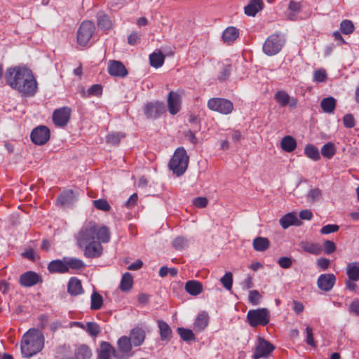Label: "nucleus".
Wrapping results in <instances>:
<instances>
[{
  "label": "nucleus",
  "mask_w": 359,
  "mask_h": 359,
  "mask_svg": "<svg viewBox=\"0 0 359 359\" xmlns=\"http://www.w3.org/2000/svg\"><path fill=\"white\" fill-rule=\"evenodd\" d=\"M110 238L107 226L98 225L93 221L86 222L75 236L78 248L88 259L100 257L104 250L102 244L109 243Z\"/></svg>",
  "instance_id": "1"
},
{
  "label": "nucleus",
  "mask_w": 359,
  "mask_h": 359,
  "mask_svg": "<svg viewBox=\"0 0 359 359\" xmlns=\"http://www.w3.org/2000/svg\"><path fill=\"white\" fill-rule=\"evenodd\" d=\"M7 83L25 96H32L36 91L37 83L31 70L26 67H14L6 72Z\"/></svg>",
  "instance_id": "2"
},
{
  "label": "nucleus",
  "mask_w": 359,
  "mask_h": 359,
  "mask_svg": "<svg viewBox=\"0 0 359 359\" xmlns=\"http://www.w3.org/2000/svg\"><path fill=\"white\" fill-rule=\"evenodd\" d=\"M44 347V337L41 331L29 329L21 339V353L23 358H29L39 353Z\"/></svg>",
  "instance_id": "3"
},
{
  "label": "nucleus",
  "mask_w": 359,
  "mask_h": 359,
  "mask_svg": "<svg viewBox=\"0 0 359 359\" xmlns=\"http://www.w3.org/2000/svg\"><path fill=\"white\" fill-rule=\"evenodd\" d=\"M189 157L184 147H178L170 163L169 168L177 176L183 175L187 169Z\"/></svg>",
  "instance_id": "4"
},
{
  "label": "nucleus",
  "mask_w": 359,
  "mask_h": 359,
  "mask_svg": "<svg viewBox=\"0 0 359 359\" xmlns=\"http://www.w3.org/2000/svg\"><path fill=\"white\" fill-rule=\"evenodd\" d=\"M285 43V38L281 33L271 34L264 41L262 47L263 52L268 56L278 54Z\"/></svg>",
  "instance_id": "5"
},
{
  "label": "nucleus",
  "mask_w": 359,
  "mask_h": 359,
  "mask_svg": "<svg viewBox=\"0 0 359 359\" xmlns=\"http://www.w3.org/2000/svg\"><path fill=\"white\" fill-rule=\"evenodd\" d=\"M247 319L250 326H265L270 321V313L265 308L250 310L247 313Z\"/></svg>",
  "instance_id": "6"
},
{
  "label": "nucleus",
  "mask_w": 359,
  "mask_h": 359,
  "mask_svg": "<svg viewBox=\"0 0 359 359\" xmlns=\"http://www.w3.org/2000/svg\"><path fill=\"white\" fill-rule=\"evenodd\" d=\"M208 107L212 111L227 115L232 112L233 104L227 99L216 97L208 100Z\"/></svg>",
  "instance_id": "7"
},
{
  "label": "nucleus",
  "mask_w": 359,
  "mask_h": 359,
  "mask_svg": "<svg viewBox=\"0 0 359 359\" xmlns=\"http://www.w3.org/2000/svg\"><path fill=\"white\" fill-rule=\"evenodd\" d=\"M95 26L91 21H83L77 32V42L80 46H86L92 38Z\"/></svg>",
  "instance_id": "8"
},
{
  "label": "nucleus",
  "mask_w": 359,
  "mask_h": 359,
  "mask_svg": "<svg viewBox=\"0 0 359 359\" xmlns=\"http://www.w3.org/2000/svg\"><path fill=\"white\" fill-rule=\"evenodd\" d=\"M133 343L130 339L123 336L117 341V350H116L115 358L117 359H127L131 355Z\"/></svg>",
  "instance_id": "9"
},
{
  "label": "nucleus",
  "mask_w": 359,
  "mask_h": 359,
  "mask_svg": "<svg viewBox=\"0 0 359 359\" xmlns=\"http://www.w3.org/2000/svg\"><path fill=\"white\" fill-rule=\"evenodd\" d=\"M143 111L147 118L156 119L165 111V107L162 102L154 101L145 104Z\"/></svg>",
  "instance_id": "10"
},
{
  "label": "nucleus",
  "mask_w": 359,
  "mask_h": 359,
  "mask_svg": "<svg viewBox=\"0 0 359 359\" xmlns=\"http://www.w3.org/2000/svg\"><path fill=\"white\" fill-rule=\"evenodd\" d=\"M274 348V346L270 342L262 337H259L252 358H267Z\"/></svg>",
  "instance_id": "11"
},
{
  "label": "nucleus",
  "mask_w": 359,
  "mask_h": 359,
  "mask_svg": "<svg viewBox=\"0 0 359 359\" xmlns=\"http://www.w3.org/2000/svg\"><path fill=\"white\" fill-rule=\"evenodd\" d=\"M32 141L37 145L46 144L50 138V130L44 126H40L34 128L31 133Z\"/></svg>",
  "instance_id": "12"
},
{
  "label": "nucleus",
  "mask_w": 359,
  "mask_h": 359,
  "mask_svg": "<svg viewBox=\"0 0 359 359\" xmlns=\"http://www.w3.org/2000/svg\"><path fill=\"white\" fill-rule=\"evenodd\" d=\"M71 109L67 107H63L55 109L53 114V121L58 127L65 126L69 121Z\"/></svg>",
  "instance_id": "13"
},
{
  "label": "nucleus",
  "mask_w": 359,
  "mask_h": 359,
  "mask_svg": "<svg viewBox=\"0 0 359 359\" xmlns=\"http://www.w3.org/2000/svg\"><path fill=\"white\" fill-rule=\"evenodd\" d=\"M168 111L172 115L177 114L181 110L182 97L176 91H170L167 98Z\"/></svg>",
  "instance_id": "14"
},
{
  "label": "nucleus",
  "mask_w": 359,
  "mask_h": 359,
  "mask_svg": "<svg viewBox=\"0 0 359 359\" xmlns=\"http://www.w3.org/2000/svg\"><path fill=\"white\" fill-rule=\"evenodd\" d=\"M336 282V277L332 273H325L319 276L317 280L318 288L323 291L328 292L332 289Z\"/></svg>",
  "instance_id": "15"
},
{
  "label": "nucleus",
  "mask_w": 359,
  "mask_h": 359,
  "mask_svg": "<svg viewBox=\"0 0 359 359\" xmlns=\"http://www.w3.org/2000/svg\"><path fill=\"white\" fill-rule=\"evenodd\" d=\"M107 69L109 74L113 76L122 78L128 74V71L125 66L118 60H109Z\"/></svg>",
  "instance_id": "16"
},
{
  "label": "nucleus",
  "mask_w": 359,
  "mask_h": 359,
  "mask_svg": "<svg viewBox=\"0 0 359 359\" xmlns=\"http://www.w3.org/2000/svg\"><path fill=\"white\" fill-rule=\"evenodd\" d=\"M77 201V194L72 190L61 193L57 198V205L61 207H68Z\"/></svg>",
  "instance_id": "17"
},
{
  "label": "nucleus",
  "mask_w": 359,
  "mask_h": 359,
  "mask_svg": "<svg viewBox=\"0 0 359 359\" xmlns=\"http://www.w3.org/2000/svg\"><path fill=\"white\" fill-rule=\"evenodd\" d=\"M275 100L282 107L289 105L290 107H295L297 104V100L291 97L285 91L279 90L274 95Z\"/></svg>",
  "instance_id": "18"
},
{
  "label": "nucleus",
  "mask_w": 359,
  "mask_h": 359,
  "mask_svg": "<svg viewBox=\"0 0 359 359\" xmlns=\"http://www.w3.org/2000/svg\"><path fill=\"white\" fill-rule=\"evenodd\" d=\"M279 223L284 229H287L290 226H299L302 224L297 217V213L294 212H289L283 216L279 219Z\"/></svg>",
  "instance_id": "19"
},
{
  "label": "nucleus",
  "mask_w": 359,
  "mask_h": 359,
  "mask_svg": "<svg viewBox=\"0 0 359 359\" xmlns=\"http://www.w3.org/2000/svg\"><path fill=\"white\" fill-rule=\"evenodd\" d=\"M40 281V276L35 272L28 271L20 277V283L24 287H32Z\"/></svg>",
  "instance_id": "20"
},
{
  "label": "nucleus",
  "mask_w": 359,
  "mask_h": 359,
  "mask_svg": "<svg viewBox=\"0 0 359 359\" xmlns=\"http://www.w3.org/2000/svg\"><path fill=\"white\" fill-rule=\"evenodd\" d=\"M264 8L262 0H250L244 7V13L248 16L255 17Z\"/></svg>",
  "instance_id": "21"
},
{
  "label": "nucleus",
  "mask_w": 359,
  "mask_h": 359,
  "mask_svg": "<svg viewBox=\"0 0 359 359\" xmlns=\"http://www.w3.org/2000/svg\"><path fill=\"white\" fill-rule=\"evenodd\" d=\"M115 353L116 350L109 342L102 341L100 344L97 359H111L112 355L115 357Z\"/></svg>",
  "instance_id": "22"
},
{
  "label": "nucleus",
  "mask_w": 359,
  "mask_h": 359,
  "mask_svg": "<svg viewBox=\"0 0 359 359\" xmlns=\"http://www.w3.org/2000/svg\"><path fill=\"white\" fill-rule=\"evenodd\" d=\"M48 269L50 273H66L67 272V266L66 263V257L62 259H55L51 261Z\"/></svg>",
  "instance_id": "23"
},
{
  "label": "nucleus",
  "mask_w": 359,
  "mask_h": 359,
  "mask_svg": "<svg viewBox=\"0 0 359 359\" xmlns=\"http://www.w3.org/2000/svg\"><path fill=\"white\" fill-rule=\"evenodd\" d=\"M130 341L135 346L141 345L145 338L144 330L140 327L133 328L130 333Z\"/></svg>",
  "instance_id": "24"
},
{
  "label": "nucleus",
  "mask_w": 359,
  "mask_h": 359,
  "mask_svg": "<svg viewBox=\"0 0 359 359\" xmlns=\"http://www.w3.org/2000/svg\"><path fill=\"white\" fill-rule=\"evenodd\" d=\"M67 290L72 295H79L83 292L81 280L75 277L69 279Z\"/></svg>",
  "instance_id": "25"
},
{
  "label": "nucleus",
  "mask_w": 359,
  "mask_h": 359,
  "mask_svg": "<svg viewBox=\"0 0 359 359\" xmlns=\"http://www.w3.org/2000/svg\"><path fill=\"white\" fill-rule=\"evenodd\" d=\"M208 315L206 312L200 313L194 323V329L196 332H201L208 324Z\"/></svg>",
  "instance_id": "26"
},
{
  "label": "nucleus",
  "mask_w": 359,
  "mask_h": 359,
  "mask_svg": "<svg viewBox=\"0 0 359 359\" xmlns=\"http://www.w3.org/2000/svg\"><path fill=\"white\" fill-rule=\"evenodd\" d=\"M186 291L191 295L196 296L203 291V285L198 280H189L185 284Z\"/></svg>",
  "instance_id": "27"
},
{
  "label": "nucleus",
  "mask_w": 359,
  "mask_h": 359,
  "mask_svg": "<svg viewBox=\"0 0 359 359\" xmlns=\"http://www.w3.org/2000/svg\"><path fill=\"white\" fill-rule=\"evenodd\" d=\"M302 6L300 3L291 1L288 5L287 11L285 13V15L287 19L290 20H295L297 15L300 12Z\"/></svg>",
  "instance_id": "28"
},
{
  "label": "nucleus",
  "mask_w": 359,
  "mask_h": 359,
  "mask_svg": "<svg viewBox=\"0 0 359 359\" xmlns=\"http://www.w3.org/2000/svg\"><path fill=\"white\" fill-rule=\"evenodd\" d=\"M280 147L283 151L292 152L297 147V141L293 137L286 135L281 140Z\"/></svg>",
  "instance_id": "29"
},
{
  "label": "nucleus",
  "mask_w": 359,
  "mask_h": 359,
  "mask_svg": "<svg viewBox=\"0 0 359 359\" xmlns=\"http://www.w3.org/2000/svg\"><path fill=\"white\" fill-rule=\"evenodd\" d=\"M253 248L258 252L266 250L270 246V241L265 237H256L252 241Z\"/></svg>",
  "instance_id": "30"
},
{
  "label": "nucleus",
  "mask_w": 359,
  "mask_h": 359,
  "mask_svg": "<svg viewBox=\"0 0 359 359\" xmlns=\"http://www.w3.org/2000/svg\"><path fill=\"white\" fill-rule=\"evenodd\" d=\"M302 248L306 252L313 255H319L322 252V247L320 244L311 242H302L300 244Z\"/></svg>",
  "instance_id": "31"
},
{
  "label": "nucleus",
  "mask_w": 359,
  "mask_h": 359,
  "mask_svg": "<svg viewBox=\"0 0 359 359\" xmlns=\"http://www.w3.org/2000/svg\"><path fill=\"white\" fill-rule=\"evenodd\" d=\"M320 107L324 112L331 114L336 107V100L333 97L323 98L320 102Z\"/></svg>",
  "instance_id": "32"
},
{
  "label": "nucleus",
  "mask_w": 359,
  "mask_h": 359,
  "mask_svg": "<svg viewBox=\"0 0 359 359\" xmlns=\"http://www.w3.org/2000/svg\"><path fill=\"white\" fill-rule=\"evenodd\" d=\"M67 272L69 269L80 270L86 267L85 263L80 259L75 257H66Z\"/></svg>",
  "instance_id": "33"
},
{
  "label": "nucleus",
  "mask_w": 359,
  "mask_h": 359,
  "mask_svg": "<svg viewBox=\"0 0 359 359\" xmlns=\"http://www.w3.org/2000/svg\"><path fill=\"white\" fill-rule=\"evenodd\" d=\"M238 30L234 27H227L222 34V39L224 42L230 43L238 37Z\"/></svg>",
  "instance_id": "34"
},
{
  "label": "nucleus",
  "mask_w": 359,
  "mask_h": 359,
  "mask_svg": "<svg viewBox=\"0 0 359 359\" xmlns=\"http://www.w3.org/2000/svg\"><path fill=\"white\" fill-rule=\"evenodd\" d=\"M346 274L349 279L359 280V265L358 262L349 263L346 266Z\"/></svg>",
  "instance_id": "35"
},
{
  "label": "nucleus",
  "mask_w": 359,
  "mask_h": 359,
  "mask_svg": "<svg viewBox=\"0 0 359 359\" xmlns=\"http://www.w3.org/2000/svg\"><path fill=\"white\" fill-rule=\"evenodd\" d=\"M77 359H90L92 356L91 349L85 344L79 345L75 351Z\"/></svg>",
  "instance_id": "36"
},
{
  "label": "nucleus",
  "mask_w": 359,
  "mask_h": 359,
  "mask_svg": "<svg viewBox=\"0 0 359 359\" xmlns=\"http://www.w3.org/2000/svg\"><path fill=\"white\" fill-rule=\"evenodd\" d=\"M158 325L161 339H169L171 336L172 331L168 324L163 320H158Z\"/></svg>",
  "instance_id": "37"
},
{
  "label": "nucleus",
  "mask_w": 359,
  "mask_h": 359,
  "mask_svg": "<svg viewBox=\"0 0 359 359\" xmlns=\"http://www.w3.org/2000/svg\"><path fill=\"white\" fill-rule=\"evenodd\" d=\"M305 155L313 161H318L320 158L318 148L313 144H307L304 148Z\"/></svg>",
  "instance_id": "38"
},
{
  "label": "nucleus",
  "mask_w": 359,
  "mask_h": 359,
  "mask_svg": "<svg viewBox=\"0 0 359 359\" xmlns=\"http://www.w3.org/2000/svg\"><path fill=\"white\" fill-rule=\"evenodd\" d=\"M150 64L155 68L161 67L164 62V55L161 52L153 53L149 57Z\"/></svg>",
  "instance_id": "39"
},
{
  "label": "nucleus",
  "mask_w": 359,
  "mask_h": 359,
  "mask_svg": "<svg viewBox=\"0 0 359 359\" xmlns=\"http://www.w3.org/2000/svg\"><path fill=\"white\" fill-rule=\"evenodd\" d=\"M336 153L334 144L332 142H327L321 148L322 155L328 159L332 158Z\"/></svg>",
  "instance_id": "40"
},
{
  "label": "nucleus",
  "mask_w": 359,
  "mask_h": 359,
  "mask_svg": "<svg viewBox=\"0 0 359 359\" xmlns=\"http://www.w3.org/2000/svg\"><path fill=\"white\" fill-rule=\"evenodd\" d=\"M97 25L103 29H109L112 25L109 17L102 13H99L97 15Z\"/></svg>",
  "instance_id": "41"
},
{
  "label": "nucleus",
  "mask_w": 359,
  "mask_h": 359,
  "mask_svg": "<svg viewBox=\"0 0 359 359\" xmlns=\"http://www.w3.org/2000/svg\"><path fill=\"white\" fill-rule=\"evenodd\" d=\"M133 283L132 275L130 273H126L122 277L120 288L122 291H128L132 287Z\"/></svg>",
  "instance_id": "42"
},
{
  "label": "nucleus",
  "mask_w": 359,
  "mask_h": 359,
  "mask_svg": "<svg viewBox=\"0 0 359 359\" xmlns=\"http://www.w3.org/2000/svg\"><path fill=\"white\" fill-rule=\"evenodd\" d=\"M90 308L93 310L100 309L103 304L102 297L97 292H93L91 295Z\"/></svg>",
  "instance_id": "43"
},
{
  "label": "nucleus",
  "mask_w": 359,
  "mask_h": 359,
  "mask_svg": "<svg viewBox=\"0 0 359 359\" xmlns=\"http://www.w3.org/2000/svg\"><path fill=\"white\" fill-rule=\"evenodd\" d=\"M91 337H97L100 332L99 325L94 322H88L85 325V330Z\"/></svg>",
  "instance_id": "44"
},
{
  "label": "nucleus",
  "mask_w": 359,
  "mask_h": 359,
  "mask_svg": "<svg viewBox=\"0 0 359 359\" xmlns=\"http://www.w3.org/2000/svg\"><path fill=\"white\" fill-rule=\"evenodd\" d=\"M327 74L324 69H318L314 71L313 81L316 83H324L327 81Z\"/></svg>",
  "instance_id": "45"
},
{
  "label": "nucleus",
  "mask_w": 359,
  "mask_h": 359,
  "mask_svg": "<svg viewBox=\"0 0 359 359\" xmlns=\"http://www.w3.org/2000/svg\"><path fill=\"white\" fill-rule=\"evenodd\" d=\"M172 245L177 250H182L189 245L187 238L182 236H178L172 241Z\"/></svg>",
  "instance_id": "46"
},
{
  "label": "nucleus",
  "mask_w": 359,
  "mask_h": 359,
  "mask_svg": "<svg viewBox=\"0 0 359 359\" xmlns=\"http://www.w3.org/2000/svg\"><path fill=\"white\" fill-rule=\"evenodd\" d=\"M177 332L180 337L184 341H191L195 339V337L192 330L189 329L179 327L177 329Z\"/></svg>",
  "instance_id": "47"
},
{
  "label": "nucleus",
  "mask_w": 359,
  "mask_h": 359,
  "mask_svg": "<svg viewBox=\"0 0 359 359\" xmlns=\"http://www.w3.org/2000/svg\"><path fill=\"white\" fill-rule=\"evenodd\" d=\"M220 281L225 289L231 290L233 284V276L231 272H226L224 276L220 279Z\"/></svg>",
  "instance_id": "48"
},
{
  "label": "nucleus",
  "mask_w": 359,
  "mask_h": 359,
  "mask_svg": "<svg viewBox=\"0 0 359 359\" xmlns=\"http://www.w3.org/2000/svg\"><path fill=\"white\" fill-rule=\"evenodd\" d=\"M340 29L344 34H350L354 31L353 23L351 20H343L340 24Z\"/></svg>",
  "instance_id": "49"
},
{
  "label": "nucleus",
  "mask_w": 359,
  "mask_h": 359,
  "mask_svg": "<svg viewBox=\"0 0 359 359\" xmlns=\"http://www.w3.org/2000/svg\"><path fill=\"white\" fill-rule=\"evenodd\" d=\"M321 194V191L319 189H312L307 194V200L309 202L314 203L315 201L320 200Z\"/></svg>",
  "instance_id": "50"
},
{
  "label": "nucleus",
  "mask_w": 359,
  "mask_h": 359,
  "mask_svg": "<svg viewBox=\"0 0 359 359\" xmlns=\"http://www.w3.org/2000/svg\"><path fill=\"white\" fill-rule=\"evenodd\" d=\"M93 203L97 209L102 211H109L111 208L110 205L105 199L95 200Z\"/></svg>",
  "instance_id": "51"
},
{
  "label": "nucleus",
  "mask_w": 359,
  "mask_h": 359,
  "mask_svg": "<svg viewBox=\"0 0 359 359\" xmlns=\"http://www.w3.org/2000/svg\"><path fill=\"white\" fill-rule=\"evenodd\" d=\"M261 299L262 296L257 290H254L250 291L248 300L251 304L255 306L259 304Z\"/></svg>",
  "instance_id": "52"
},
{
  "label": "nucleus",
  "mask_w": 359,
  "mask_h": 359,
  "mask_svg": "<svg viewBox=\"0 0 359 359\" xmlns=\"http://www.w3.org/2000/svg\"><path fill=\"white\" fill-rule=\"evenodd\" d=\"M306 342L308 345L315 347L316 343L313 335V329L310 326H306L305 330Z\"/></svg>",
  "instance_id": "53"
},
{
  "label": "nucleus",
  "mask_w": 359,
  "mask_h": 359,
  "mask_svg": "<svg viewBox=\"0 0 359 359\" xmlns=\"http://www.w3.org/2000/svg\"><path fill=\"white\" fill-rule=\"evenodd\" d=\"M124 136L121 133H112L109 134L107 137V142L109 144L116 145L118 144L121 138Z\"/></svg>",
  "instance_id": "54"
},
{
  "label": "nucleus",
  "mask_w": 359,
  "mask_h": 359,
  "mask_svg": "<svg viewBox=\"0 0 359 359\" xmlns=\"http://www.w3.org/2000/svg\"><path fill=\"white\" fill-rule=\"evenodd\" d=\"M343 123L345 127L351 128L355 126V119L351 114H346L343 117Z\"/></svg>",
  "instance_id": "55"
},
{
  "label": "nucleus",
  "mask_w": 359,
  "mask_h": 359,
  "mask_svg": "<svg viewBox=\"0 0 359 359\" xmlns=\"http://www.w3.org/2000/svg\"><path fill=\"white\" fill-rule=\"evenodd\" d=\"M339 227L337 224H327L320 229L322 234H329L336 232L339 230Z\"/></svg>",
  "instance_id": "56"
},
{
  "label": "nucleus",
  "mask_w": 359,
  "mask_h": 359,
  "mask_svg": "<svg viewBox=\"0 0 359 359\" xmlns=\"http://www.w3.org/2000/svg\"><path fill=\"white\" fill-rule=\"evenodd\" d=\"M278 264L281 268L288 269L292 264V260L291 258L287 257H281L278 260Z\"/></svg>",
  "instance_id": "57"
},
{
  "label": "nucleus",
  "mask_w": 359,
  "mask_h": 359,
  "mask_svg": "<svg viewBox=\"0 0 359 359\" xmlns=\"http://www.w3.org/2000/svg\"><path fill=\"white\" fill-rule=\"evenodd\" d=\"M102 88L99 84H94L91 86L88 90V95H98L102 94Z\"/></svg>",
  "instance_id": "58"
},
{
  "label": "nucleus",
  "mask_w": 359,
  "mask_h": 359,
  "mask_svg": "<svg viewBox=\"0 0 359 359\" xmlns=\"http://www.w3.org/2000/svg\"><path fill=\"white\" fill-rule=\"evenodd\" d=\"M336 245L334 242L331 241H326L324 243V251L326 255H330L334 252Z\"/></svg>",
  "instance_id": "59"
},
{
  "label": "nucleus",
  "mask_w": 359,
  "mask_h": 359,
  "mask_svg": "<svg viewBox=\"0 0 359 359\" xmlns=\"http://www.w3.org/2000/svg\"><path fill=\"white\" fill-rule=\"evenodd\" d=\"M195 206L199 208H205L208 204V199L205 197H197L194 200Z\"/></svg>",
  "instance_id": "60"
},
{
  "label": "nucleus",
  "mask_w": 359,
  "mask_h": 359,
  "mask_svg": "<svg viewBox=\"0 0 359 359\" xmlns=\"http://www.w3.org/2000/svg\"><path fill=\"white\" fill-rule=\"evenodd\" d=\"M137 194H132L126 202L125 205L129 209L133 208L137 204Z\"/></svg>",
  "instance_id": "61"
},
{
  "label": "nucleus",
  "mask_w": 359,
  "mask_h": 359,
  "mask_svg": "<svg viewBox=\"0 0 359 359\" xmlns=\"http://www.w3.org/2000/svg\"><path fill=\"white\" fill-rule=\"evenodd\" d=\"M330 262L328 259L321 257L317 260V266L323 270L327 269L330 266Z\"/></svg>",
  "instance_id": "62"
},
{
  "label": "nucleus",
  "mask_w": 359,
  "mask_h": 359,
  "mask_svg": "<svg viewBox=\"0 0 359 359\" xmlns=\"http://www.w3.org/2000/svg\"><path fill=\"white\" fill-rule=\"evenodd\" d=\"M349 311L359 316V300L354 299L350 304Z\"/></svg>",
  "instance_id": "63"
},
{
  "label": "nucleus",
  "mask_w": 359,
  "mask_h": 359,
  "mask_svg": "<svg viewBox=\"0 0 359 359\" xmlns=\"http://www.w3.org/2000/svg\"><path fill=\"white\" fill-rule=\"evenodd\" d=\"M140 39V35L137 32L131 33L128 37V42L130 45H135Z\"/></svg>",
  "instance_id": "64"
}]
</instances>
